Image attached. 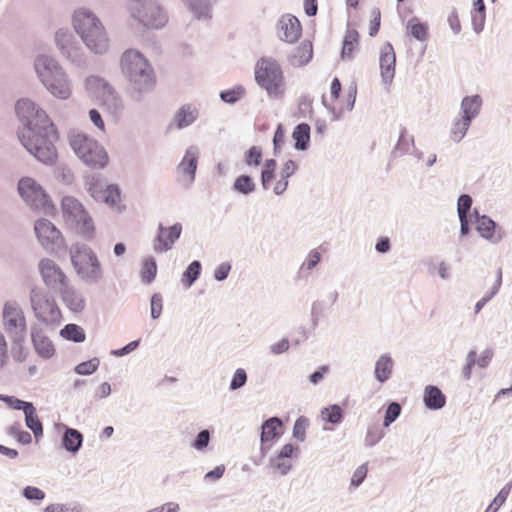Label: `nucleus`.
<instances>
[{
  "label": "nucleus",
  "instance_id": "obj_1",
  "mask_svg": "<svg viewBox=\"0 0 512 512\" xmlns=\"http://www.w3.org/2000/svg\"><path fill=\"white\" fill-rule=\"evenodd\" d=\"M119 65L131 98L142 101L154 89L157 81L151 62L138 49L129 48L121 54Z\"/></svg>",
  "mask_w": 512,
  "mask_h": 512
},
{
  "label": "nucleus",
  "instance_id": "obj_2",
  "mask_svg": "<svg viewBox=\"0 0 512 512\" xmlns=\"http://www.w3.org/2000/svg\"><path fill=\"white\" fill-rule=\"evenodd\" d=\"M73 31L93 55L103 56L110 51V37L99 16L90 8H76L71 16Z\"/></svg>",
  "mask_w": 512,
  "mask_h": 512
},
{
  "label": "nucleus",
  "instance_id": "obj_3",
  "mask_svg": "<svg viewBox=\"0 0 512 512\" xmlns=\"http://www.w3.org/2000/svg\"><path fill=\"white\" fill-rule=\"evenodd\" d=\"M38 81L58 100H68L73 94V83L61 63L52 55L40 53L33 60Z\"/></svg>",
  "mask_w": 512,
  "mask_h": 512
},
{
  "label": "nucleus",
  "instance_id": "obj_4",
  "mask_svg": "<svg viewBox=\"0 0 512 512\" xmlns=\"http://www.w3.org/2000/svg\"><path fill=\"white\" fill-rule=\"evenodd\" d=\"M18 138L25 149L41 163L52 165L56 161L57 150L54 143L58 134L53 122L42 124L35 130L19 129Z\"/></svg>",
  "mask_w": 512,
  "mask_h": 512
},
{
  "label": "nucleus",
  "instance_id": "obj_5",
  "mask_svg": "<svg viewBox=\"0 0 512 512\" xmlns=\"http://www.w3.org/2000/svg\"><path fill=\"white\" fill-rule=\"evenodd\" d=\"M71 264L77 276L86 284H97L103 278L102 265L97 254L85 243H75L69 248Z\"/></svg>",
  "mask_w": 512,
  "mask_h": 512
},
{
  "label": "nucleus",
  "instance_id": "obj_6",
  "mask_svg": "<svg viewBox=\"0 0 512 512\" xmlns=\"http://www.w3.org/2000/svg\"><path fill=\"white\" fill-rule=\"evenodd\" d=\"M29 301L34 317L41 326L51 330L57 328L62 322V313L53 296L38 287L31 288Z\"/></svg>",
  "mask_w": 512,
  "mask_h": 512
},
{
  "label": "nucleus",
  "instance_id": "obj_7",
  "mask_svg": "<svg viewBox=\"0 0 512 512\" xmlns=\"http://www.w3.org/2000/svg\"><path fill=\"white\" fill-rule=\"evenodd\" d=\"M130 18L145 29L158 30L168 22V13L159 0H132Z\"/></svg>",
  "mask_w": 512,
  "mask_h": 512
},
{
  "label": "nucleus",
  "instance_id": "obj_8",
  "mask_svg": "<svg viewBox=\"0 0 512 512\" xmlns=\"http://www.w3.org/2000/svg\"><path fill=\"white\" fill-rule=\"evenodd\" d=\"M61 207L66 224L84 239L93 240L94 222L83 205L75 197L66 195L62 198Z\"/></svg>",
  "mask_w": 512,
  "mask_h": 512
},
{
  "label": "nucleus",
  "instance_id": "obj_9",
  "mask_svg": "<svg viewBox=\"0 0 512 512\" xmlns=\"http://www.w3.org/2000/svg\"><path fill=\"white\" fill-rule=\"evenodd\" d=\"M255 80L269 97L278 98L284 92L283 71L277 60L272 57H262L257 61Z\"/></svg>",
  "mask_w": 512,
  "mask_h": 512
},
{
  "label": "nucleus",
  "instance_id": "obj_10",
  "mask_svg": "<svg viewBox=\"0 0 512 512\" xmlns=\"http://www.w3.org/2000/svg\"><path fill=\"white\" fill-rule=\"evenodd\" d=\"M1 324L12 344L25 343L27 338V320L24 310L16 300L4 302Z\"/></svg>",
  "mask_w": 512,
  "mask_h": 512
},
{
  "label": "nucleus",
  "instance_id": "obj_11",
  "mask_svg": "<svg viewBox=\"0 0 512 512\" xmlns=\"http://www.w3.org/2000/svg\"><path fill=\"white\" fill-rule=\"evenodd\" d=\"M54 42L64 59L77 68L87 67L89 57L82 44L69 28L62 27L57 29L54 34Z\"/></svg>",
  "mask_w": 512,
  "mask_h": 512
},
{
  "label": "nucleus",
  "instance_id": "obj_12",
  "mask_svg": "<svg viewBox=\"0 0 512 512\" xmlns=\"http://www.w3.org/2000/svg\"><path fill=\"white\" fill-rule=\"evenodd\" d=\"M70 145L76 155L87 165L104 168L108 162L105 149L94 139L84 133H73Z\"/></svg>",
  "mask_w": 512,
  "mask_h": 512
},
{
  "label": "nucleus",
  "instance_id": "obj_13",
  "mask_svg": "<svg viewBox=\"0 0 512 512\" xmlns=\"http://www.w3.org/2000/svg\"><path fill=\"white\" fill-rule=\"evenodd\" d=\"M16 114L22 123L21 129L40 128L42 124H48L52 121L46 111L42 109L36 102L29 98H22L16 102Z\"/></svg>",
  "mask_w": 512,
  "mask_h": 512
},
{
  "label": "nucleus",
  "instance_id": "obj_14",
  "mask_svg": "<svg viewBox=\"0 0 512 512\" xmlns=\"http://www.w3.org/2000/svg\"><path fill=\"white\" fill-rule=\"evenodd\" d=\"M36 237L44 249L54 252L62 248L64 239L59 229L48 219H38L34 224Z\"/></svg>",
  "mask_w": 512,
  "mask_h": 512
},
{
  "label": "nucleus",
  "instance_id": "obj_15",
  "mask_svg": "<svg viewBox=\"0 0 512 512\" xmlns=\"http://www.w3.org/2000/svg\"><path fill=\"white\" fill-rule=\"evenodd\" d=\"M38 269L44 284L50 289H60L68 284V279L59 265L49 258H43L38 264Z\"/></svg>",
  "mask_w": 512,
  "mask_h": 512
},
{
  "label": "nucleus",
  "instance_id": "obj_16",
  "mask_svg": "<svg viewBox=\"0 0 512 512\" xmlns=\"http://www.w3.org/2000/svg\"><path fill=\"white\" fill-rule=\"evenodd\" d=\"M181 232L182 225L180 223H175L168 228L159 223L158 232L153 241L154 251L162 253L172 249L176 240L179 239Z\"/></svg>",
  "mask_w": 512,
  "mask_h": 512
},
{
  "label": "nucleus",
  "instance_id": "obj_17",
  "mask_svg": "<svg viewBox=\"0 0 512 512\" xmlns=\"http://www.w3.org/2000/svg\"><path fill=\"white\" fill-rule=\"evenodd\" d=\"M199 149L196 146H190L186 149L185 154L177 167L179 181L184 184H190L195 178L198 165Z\"/></svg>",
  "mask_w": 512,
  "mask_h": 512
},
{
  "label": "nucleus",
  "instance_id": "obj_18",
  "mask_svg": "<svg viewBox=\"0 0 512 512\" xmlns=\"http://www.w3.org/2000/svg\"><path fill=\"white\" fill-rule=\"evenodd\" d=\"M276 30L281 41L292 44L299 39L302 27L297 17L286 14L278 20Z\"/></svg>",
  "mask_w": 512,
  "mask_h": 512
},
{
  "label": "nucleus",
  "instance_id": "obj_19",
  "mask_svg": "<svg viewBox=\"0 0 512 512\" xmlns=\"http://www.w3.org/2000/svg\"><path fill=\"white\" fill-rule=\"evenodd\" d=\"M30 337L35 352L41 358L49 359L55 354L54 345L40 324L32 323L30 325Z\"/></svg>",
  "mask_w": 512,
  "mask_h": 512
},
{
  "label": "nucleus",
  "instance_id": "obj_20",
  "mask_svg": "<svg viewBox=\"0 0 512 512\" xmlns=\"http://www.w3.org/2000/svg\"><path fill=\"white\" fill-rule=\"evenodd\" d=\"M379 64L382 82L389 86L394 79L396 64V55L391 43L387 42L381 47Z\"/></svg>",
  "mask_w": 512,
  "mask_h": 512
},
{
  "label": "nucleus",
  "instance_id": "obj_21",
  "mask_svg": "<svg viewBox=\"0 0 512 512\" xmlns=\"http://www.w3.org/2000/svg\"><path fill=\"white\" fill-rule=\"evenodd\" d=\"M482 105L483 99L480 95L465 96L461 100L458 116L472 123L479 116Z\"/></svg>",
  "mask_w": 512,
  "mask_h": 512
},
{
  "label": "nucleus",
  "instance_id": "obj_22",
  "mask_svg": "<svg viewBox=\"0 0 512 512\" xmlns=\"http://www.w3.org/2000/svg\"><path fill=\"white\" fill-rule=\"evenodd\" d=\"M24 202L33 210L46 215L55 212V205L49 194H20Z\"/></svg>",
  "mask_w": 512,
  "mask_h": 512
},
{
  "label": "nucleus",
  "instance_id": "obj_23",
  "mask_svg": "<svg viewBox=\"0 0 512 512\" xmlns=\"http://www.w3.org/2000/svg\"><path fill=\"white\" fill-rule=\"evenodd\" d=\"M60 295L66 307L75 313H80L85 309V299L80 291L73 286L66 284L61 288Z\"/></svg>",
  "mask_w": 512,
  "mask_h": 512
},
{
  "label": "nucleus",
  "instance_id": "obj_24",
  "mask_svg": "<svg viewBox=\"0 0 512 512\" xmlns=\"http://www.w3.org/2000/svg\"><path fill=\"white\" fill-rule=\"evenodd\" d=\"M87 192H120L119 186L110 183L101 173L87 174L84 178Z\"/></svg>",
  "mask_w": 512,
  "mask_h": 512
},
{
  "label": "nucleus",
  "instance_id": "obj_25",
  "mask_svg": "<svg viewBox=\"0 0 512 512\" xmlns=\"http://www.w3.org/2000/svg\"><path fill=\"white\" fill-rule=\"evenodd\" d=\"M112 87L105 78L98 75H89L84 80L86 92L97 100H100Z\"/></svg>",
  "mask_w": 512,
  "mask_h": 512
},
{
  "label": "nucleus",
  "instance_id": "obj_26",
  "mask_svg": "<svg viewBox=\"0 0 512 512\" xmlns=\"http://www.w3.org/2000/svg\"><path fill=\"white\" fill-rule=\"evenodd\" d=\"M62 427L64 429V433L61 438L62 448L67 452L76 454L82 447L84 440L83 434L79 430L71 428L65 424H62Z\"/></svg>",
  "mask_w": 512,
  "mask_h": 512
},
{
  "label": "nucleus",
  "instance_id": "obj_27",
  "mask_svg": "<svg viewBox=\"0 0 512 512\" xmlns=\"http://www.w3.org/2000/svg\"><path fill=\"white\" fill-rule=\"evenodd\" d=\"M282 426V420L276 416L270 417L263 421L261 425L260 442L277 441L282 435Z\"/></svg>",
  "mask_w": 512,
  "mask_h": 512
},
{
  "label": "nucleus",
  "instance_id": "obj_28",
  "mask_svg": "<svg viewBox=\"0 0 512 512\" xmlns=\"http://www.w3.org/2000/svg\"><path fill=\"white\" fill-rule=\"evenodd\" d=\"M313 56V46L305 40L297 46L288 56V62L294 67H302L309 63Z\"/></svg>",
  "mask_w": 512,
  "mask_h": 512
},
{
  "label": "nucleus",
  "instance_id": "obj_29",
  "mask_svg": "<svg viewBox=\"0 0 512 512\" xmlns=\"http://www.w3.org/2000/svg\"><path fill=\"white\" fill-rule=\"evenodd\" d=\"M473 214L476 217V230L480 236L497 243L501 237H495L496 222L486 215L479 216L477 210H474Z\"/></svg>",
  "mask_w": 512,
  "mask_h": 512
},
{
  "label": "nucleus",
  "instance_id": "obj_30",
  "mask_svg": "<svg viewBox=\"0 0 512 512\" xmlns=\"http://www.w3.org/2000/svg\"><path fill=\"white\" fill-rule=\"evenodd\" d=\"M198 117V110L196 107L186 104L183 105L175 113L173 118V124L177 129L181 130L192 125Z\"/></svg>",
  "mask_w": 512,
  "mask_h": 512
},
{
  "label": "nucleus",
  "instance_id": "obj_31",
  "mask_svg": "<svg viewBox=\"0 0 512 512\" xmlns=\"http://www.w3.org/2000/svg\"><path fill=\"white\" fill-rule=\"evenodd\" d=\"M423 401L427 409L439 410L445 406L446 397L437 386L428 385L424 389Z\"/></svg>",
  "mask_w": 512,
  "mask_h": 512
},
{
  "label": "nucleus",
  "instance_id": "obj_32",
  "mask_svg": "<svg viewBox=\"0 0 512 512\" xmlns=\"http://www.w3.org/2000/svg\"><path fill=\"white\" fill-rule=\"evenodd\" d=\"M394 367V361L389 353L382 354L375 363L374 377L375 379L383 384L392 375Z\"/></svg>",
  "mask_w": 512,
  "mask_h": 512
},
{
  "label": "nucleus",
  "instance_id": "obj_33",
  "mask_svg": "<svg viewBox=\"0 0 512 512\" xmlns=\"http://www.w3.org/2000/svg\"><path fill=\"white\" fill-rule=\"evenodd\" d=\"M193 17L199 21H208L212 17V0H184Z\"/></svg>",
  "mask_w": 512,
  "mask_h": 512
},
{
  "label": "nucleus",
  "instance_id": "obj_34",
  "mask_svg": "<svg viewBox=\"0 0 512 512\" xmlns=\"http://www.w3.org/2000/svg\"><path fill=\"white\" fill-rule=\"evenodd\" d=\"M99 101L113 116H119L125 107L122 97L114 87H112V89H110Z\"/></svg>",
  "mask_w": 512,
  "mask_h": 512
},
{
  "label": "nucleus",
  "instance_id": "obj_35",
  "mask_svg": "<svg viewBox=\"0 0 512 512\" xmlns=\"http://www.w3.org/2000/svg\"><path fill=\"white\" fill-rule=\"evenodd\" d=\"M310 126L307 123H300L296 125L293 130L292 137L295 140V149L298 151H305L308 149L310 141Z\"/></svg>",
  "mask_w": 512,
  "mask_h": 512
},
{
  "label": "nucleus",
  "instance_id": "obj_36",
  "mask_svg": "<svg viewBox=\"0 0 512 512\" xmlns=\"http://www.w3.org/2000/svg\"><path fill=\"white\" fill-rule=\"evenodd\" d=\"M23 413L27 428L31 430L36 439H39V437L43 435V426L37 415L34 404H30L29 408L25 409Z\"/></svg>",
  "mask_w": 512,
  "mask_h": 512
},
{
  "label": "nucleus",
  "instance_id": "obj_37",
  "mask_svg": "<svg viewBox=\"0 0 512 512\" xmlns=\"http://www.w3.org/2000/svg\"><path fill=\"white\" fill-rule=\"evenodd\" d=\"M297 166L293 160H287L280 172L279 179L276 181L273 192H285L288 188V178L294 174Z\"/></svg>",
  "mask_w": 512,
  "mask_h": 512
},
{
  "label": "nucleus",
  "instance_id": "obj_38",
  "mask_svg": "<svg viewBox=\"0 0 512 512\" xmlns=\"http://www.w3.org/2000/svg\"><path fill=\"white\" fill-rule=\"evenodd\" d=\"M471 123L458 115L453 119L450 128V139L454 143H459L467 134Z\"/></svg>",
  "mask_w": 512,
  "mask_h": 512
},
{
  "label": "nucleus",
  "instance_id": "obj_39",
  "mask_svg": "<svg viewBox=\"0 0 512 512\" xmlns=\"http://www.w3.org/2000/svg\"><path fill=\"white\" fill-rule=\"evenodd\" d=\"M412 147H414L413 136H409L407 134L406 128H402L400 135H399V139H398L396 146L393 149L391 155L394 158L401 157V156L407 154Z\"/></svg>",
  "mask_w": 512,
  "mask_h": 512
},
{
  "label": "nucleus",
  "instance_id": "obj_40",
  "mask_svg": "<svg viewBox=\"0 0 512 512\" xmlns=\"http://www.w3.org/2000/svg\"><path fill=\"white\" fill-rule=\"evenodd\" d=\"M359 34L355 29H347L341 50V58L342 59H351L352 53L356 46L358 45Z\"/></svg>",
  "mask_w": 512,
  "mask_h": 512
},
{
  "label": "nucleus",
  "instance_id": "obj_41",
  "mask_svg": "<svg viewBox=\"0 0 512 512\" xmlns=\"http://www.w3.org/2000/svg\"><path fill=\"white\" fill-rule=\"evenodd\" d=\"M202 271V264L198 260L192 261L184 270L181 278L182 284L186 288H190L200 277Z\"/></svg>",
  "mask_w": 512,
  "mask_h": 512
},
{
  "label": "nucleus",
  "instance_id": "obj_42",
  "mask_svg": "<svg viewBox=\"0 0 512 512\" xmlns=\"http://www.w3.org/2000/svg\"><path fill=\"white\" fill-rule=\"evenodd\" d=\"M60 335L66 340L82 343L86 339V334L84 329L77 324H66L61 330Z\"/></svg>",
  "mask_w": 512,
  "mask_h": 512
},
{
  "label": "nucleus",
  "instance_id": "obj_43",
  "mask_svg": "<svg viewBox=\"0 0 512 512\" xmlns=\"http://www.w3.org/2000/svg\"><path fill=\"white\" fill-rule=\"evenodd\" d=\"M321 416L325 422L337 425L344 419L342 408L338 404H332L321 409Z\"/></svg>",
  "mask_w": 512,
  "mask_h": 512
},
{
  "label": "nucleus",
  "instance_id": "obj_44",
  "mask_svg": "<svg viewBox=\"0 0 512 512\" xmlns=\"http://www.w3.org/2000/svg\"><path fill=\"white\" fill-rule=\"evenodd\" d=\"M410 35L418 41H426L428 38V25L413 17L407 23Z\"/></svg>",
  "mask_w": 512,
  "mask_h": 512
},
{
  "label": "nucleus",
  "instance_id": "obj_45",
  "mask_svg": "<svg viewBox=\"0 0 512 512\" xmlns=\"http://www.w3.org/2000/svg\"><path fill=\"white\" fill-rule=\"evenodd\" d=\"M96 201L107 204L117 212L123 211L126 206L123 204L122 194H91Z\"/></svg>",
  "mask_w": 512,
  "mask_h": 512
},
{
  "label": "nucleus",
  "instance_id": "obj_46",
  "mask_svg": "<svg viewBox=\"0 0 512 512\" xmlns=\"http://www.w3.org/2000/svg\"><path fill=\"white\" fill-rule=\"evenodd\" d=\"M157 275V263L156 260L150 256L144 259L141 268V278L146 284H150L155 280Z\"/></svg>",
  "mask_w": 512,
  "mask_h": 512
},
{
  "label": "nucleus",
  "instance_id": "obj_47",
  "mask_svg": "<svg viewBox=\"0 0 512 512\" xmlns=\"http://www.w3.org/2000/svg\"><path fill=\"white\" fill-rule=\"evenodd\" d=\"M385 435V431L379 425H369L364 438V444L366 447L371 448L380 442L385 437Z\"/></svg>",
  "mask_w": 512,
  "mask_h": 512
},
{
  "label": "nucleus",
  "instance_id": "obj_48",
  "mask_svg": "<svg viewBox=\"0 0 512 512\" xmlns=\"http://www.w3.org/2000/svg\"><path fill=\"white\" fill-rule=\"evenodd\" d=\"M83 507L78 501L52 503L45 507L44 512H82Z\"/></svg>",
  "mask_w": 512,
  "mask_h": 512
},
{
  "label": "nucleus",
  "instance_id": "obj_49",
  "mask_svg": "<svg viewBox=\"0 0 512 512\" xmlns=\"http://www.w3.org/2000/svg\"><path fill=\"white\" fill-rule=\"evenodd\" d=\"M401 411L402 407L398 402H390L385 410L383 427L388 428L393 422H395L396 419L400 416Z\"/></svg>",
  "mask_w": 512,
  "mask_h": 512
},
{
  "label": "nucleus",
  "instance_id": "obj_50",
  "mask_svg": "<svg viewBox=\"0 0 512 512\" xmlns=\"http://www.w3.org/2000/svg\"><path fill=\"white\" fill-rule=\"evenodd\" d=\"M269 467L274 471H278L282 476H285L290 472L292 464L289 460L275 455L269 459Z\"/></svg>",
  "mask_w": 512,
  "mask_h": 512
},
{
  "label": "nucleus",
  "instance_id": "obj_51",
  "mask_svg": "<svg viewBox=\"0 0 512 512\" xmlns=\"http://www.w3.org/2000/svg\"><path fill=\"white\" fill-rule=\"evenodd\" d=\"M100 360L97 357H94L88 361H84L75 366L74 371L78 375H91L93 374L99 367Z\"/></svg>",
  "mask_w": 512,
  "mask_h": 512
},
{
  "label": "nucleus",
  "instance_id": "obj_52",
  "mask_svg": "<svg viewBox=\"0 0 512 512\" xmlns=\"http://www.w3.org/2000/svg\"><path fill=\"white\" fill-rule=\"evenodd\" d=\"M244 93L245 89L242 86H237L232 89L221 91L220 98L225 103L234 104L244 96Z\"/></svg>",
  "mask_w": 512,
  "mask_h": 512
},
{
  "label": "nucleus",
  "instance_id": "obj_53",
  "mask_svg": "<svg viewBox=\"0 0 512 512\" xmlns=\"http://www.w3.org/2000/svg\"><path fill=\"white\" fill-rule=\"evenodd\" d=\"M17 192H45L40 184L32 177H22L18 181Z\"/></svg>",
  "mask_w": 512,
  "mask_h": 512
},
{
  "label": "nucleus",
  "instance_id": "obj_54",
  "mask_svg": "<svg viewBox=\"0 0 512 512\" xmlns=\"http://www.w3.org/2000/svg\"><path fill=\"white\" fill-rule=\"evenodd\" d=\"M55 178L64 185H70L74 181V173L66 165H58L54 171Z\"/></svg>",
  "mask_w": 512,
  "mask_h": 512
},
{
  "label": "nucleus",
  "instance_id": "obj_55",
  "mask_svg": "<svg viewBox=\"0 0 512 512\" xmlns=\"http://www.w3.org/2000/svg\"><path fill=\"white\" fill-rule=\"evenodd\" d=\"M472 206V198L470 194H460L457 201V212L458 217H472L470 212Z\"/></svg>",
  "mask_w": 512,
  "mask_h": 512
},
{
  "label": "nucleus",
  "instance_id": "obj_56",
  "mask_svg": "<svg viewBox=\"0 0 512 512\" xmlns=\"http://www.w3.org/2000/svg\"><path fill=\"white\" fill-rule=\"evenodd\" d=\"M233 188L236 192H253L255 183L250 176L241 175L235 180Z\"/></svg>",
  "mask_w": 512,
  "mask_h": 512
},
{
  "label": "nucleus",
  "instance_id": "obj_57",
  "mask_svg": "<svg viewBox=\"0 0 512 512\" xmlns=\"http://www.w3.org/2000/svg\"><path fill=\"white\" fill-rule=\"evenodd\" d=\"M211 440V432L208 429L201 430L191 443V446L197 451L205 450Z\"/></svg>",
  "mask_w": 512,
  "mask_h": 512
},
{
  "label": "nucleus",
  "instance_id": "obj_58",
  "mask_svg": "<svg viewBox=\"0 0 512 512\" xmlns=\"http://www.w3.org/2000/svg\"><path fill=\"white\" fill-rule=\"evenodd\" d=\"M309 425L308 419L304 416H300L296 419L293 426V437L300 442L305 441L306 428Z\"/></svg>",
  "mask_w": 512,
  "mask_h": 512
},
{
  "label": "nucleus",
  "instance_id": "obj_59",
  "mask_svg": "<svg viewBox=\"0 0 512 512\" xmlns=\"http://www.w3.org/2000/svg\"><path fill=\"white\" fill-rule=\"evenodd\" d=\"M247 372L243 368H237L230 381L229 389L236 391L242 388L247 382Z\"/></svg>",
  "mask_w": 512,
  "mask_h": 512
},
{
  "label": "nucleus",
  "instance_id": "obj_60",
  "mask_svg": "<svg viewBox=\"0 0 512 512\" xmlns=\"http://www.w3.org/2000/svg\"><path fill=\"white\" fill-rule=\"evenodd\" d=\"M321 254L318 250H311L300 267V272L313 270L321 261Z\"/></svg>",
  "mask_w": 512,
  "mask_h": 512
},
{
  "label": "nucleus",
  "instance_id": "obj_61",
  "mask_svg": "<svg viewBox=\"0 0 512 512\" xmlns=\"http://www.w3.org/2000/svg\"><path fill=\"white\" fill-rule=\"evenodd\" d=\"M262 160V150L258 146H252L244 156V162L248 166H258Z\"/></svg>",
  "mask_w": 512,
  "mask_h": 512
},
{
  "label": "nucleus",
  "instance_id": "obj_62",
  "mask_svg": "<svg viewBox=\"0 0 512 512\" xmlns=\"http://www.w3.org/2000/svg\"><path fill=\"white\" fill-rule=\"evenodd\" d=\"M163 309V298L160 293H154L150 299V313L151 318L156 320L162 314Z\"/></svg>",
  "mask_w": 512,
  "mask_h": 512
},
{
  "label": "nucleus",
  "instance_id": "obj_63",
  "mask_svg": "<svg viewBox=\"0 0 512 512\" xmlns=\"http://www.w3.org/2000/svg\"><path fill=\"white\" fill-rule=\"evenodd\" d=\"M0 400L4 401L12 409L21 411H25V409L29 408L30 404H33L32 402L24 401L8 395H0Z\"/></svg>",
  "mask_w": 512,
  "mask_h": 512
},
{
  "label": "nucleus",
  "instance_id": "obj_64",
  "mask_svg": "<svg viewBox=\"0 0 512 512\" xmlns=\"http://www.w3.org/2000/svg\"><path fill=\"white\" fill-rule=\"evenodd\" d=\"M22 496L29 501H42L45 492L36 486H26L22 490Z\"/></svg>",
  "mask_w": 512,
  "mask_h": 512
}]
</instances>
